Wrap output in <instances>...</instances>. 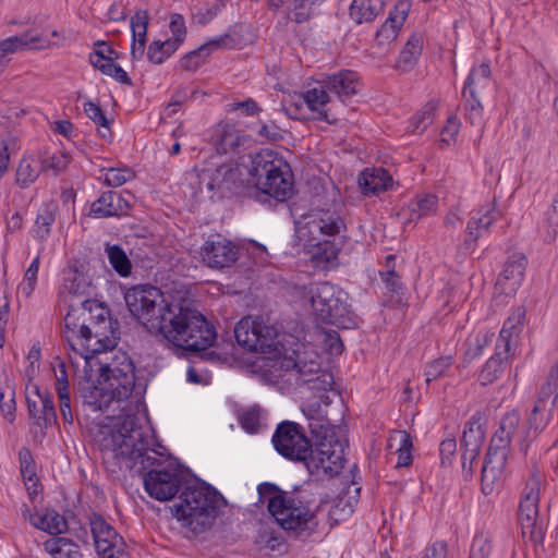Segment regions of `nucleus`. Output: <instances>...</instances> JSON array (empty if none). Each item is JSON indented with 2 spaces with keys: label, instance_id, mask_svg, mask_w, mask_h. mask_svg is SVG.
I'll list each match as a JSON object with an SVG mask.
<instances>
[{
  "label": "nucleus",
  "instance_id": "69168bd1",
  "mask_svg": "<svg viewBox=\"0 0 558 558\" xmlns=\"http://www.w3.org/2000/svg\"><path fill=\"white\" fill-rule=\"evenodd\" d=\"M435 106L427 104L420 112L411 119L413 132H423L433 121Z\"/></svg>",
  "mask_w": 558,
  "mask_h": 558
},
{
  "label": "nucleus",
  "instance_id": "0e129e2a",
  "mask_svg": "<svg viewBox=\"0 0 558 558\" xmlns=\"http://www.w3.org/2000/svg\"><path fill=\"white\" fill-rule=\"evenodd\" d=\"M246 256L250 257L256 266H264L269 263V254L266 246L254 240H246Z\"/></svg>",
  "mask_w": 558,
  "mask_h": 558
},
{
  "label": "nucleus",
  "instance_id": "6ab92c4d",
  "mask_svg": "<svg viewBox=\"0 0 558 558\" xmlns=\"http://www.w3.org/2000/svg\"><path fill=\"white\" fill-rule=\"evenodd\" d=\"M501 217L495 202L486 203L471 213L465 228L463 247L472 253L477 246V240L488 233L489 227Z\"/></svg>",
  "mask_w": 558,
  "mask_h": 558
},
{
  "label": "nucleus",
  "instance_id": "9d476101",
  "mask_svg": "<svg viewBox=\"0 0 558 558\" xmlns=\"http://www.w3.org/2000/svg\"><path fill=\"white\" fill-rule=\"evenodd\" d=\"M225 498L206 483L186 486L180 502L173 507L174 517L194 533H203L215 522Z\"/></svg>",
  "mask_w": 558,
  "mask_h": 558
},
{
  "label": "nucleus",
  "instance_id": "b1692460",
  "mask_svg": "<svg viewBox=\"0 0 558 558\" xmlns=\"http://www.w3.org/2000/svg\"><path fill=\"white\" fill-rule=\"evenodd\" d=\"M323 81L329 94L337 96L341 102H345L355 96L360 88V76L351 70H341L326 76Z\"/></svg>",
  "mask_w": 558,
  "mask_h": 558
},
{
  "label": "nucleus",
  "instance_id": "7ed1b4c3",
  "mask_svg": "<svg viewBox=\"0 0 558 558\" xmlns=\"http://www.w3.org/2000/svg\"><path fill=\"white\" fill-rule=\"evenodd\" d=\"M156 329L169 344L186 351L199 352L210 348L217 332L214 325L196 308L181 302H171Z\"/></svg>",
  "mask_w": 558,
  "mask_h": 558
},
{
  "label": "nucleus",
  "instance_id": "37998d69",
  "mask_svg": "<svg viewBox=\"0 0 558 558\" xmlns=\"http://www.w3.org/2000/svg\"><path fill=\"white\" fill-rule=\"evenodd\" d=\"M41 171L43 168L38 160L25 157L20 161L16 169L15 182L20 187L26 189L38 179Z\"/></svg>",
  "mask_w": 558,
  "mask_h": 558
},
{
  "label": "nucleus",
  "instance_id": "f8f14e48",
  "mask_svg": "<svg viewBox=\"0 0 558 558\" xmlns=\"http://www.w3.org/2000/svg\"><path fill=\"white\" fill-rule=\"evenodd\" d=\"M306 296L317 318L325 324L349 328L353 323L348 294L329 282L311 283Z\"/></svg>",
  "mask_w": 558,
  "mask_h": 558
},
{
  "label": "nucleus",
  "instance_id": "dca6fc26",
  "mask_svg": "<svg viewBox=\"0 0 558 558\" xmlns=\"http://www.w3.org/2000/svg\"><path fill=\"white\" fill-rule=\"evenodd\" d=\"M89 525L100 558H126L123 537L101 515L93 513Z\"/></svg>",
  "mask_w": 558,
  "mask_h": 558
},
{
  "label": "nucleus",
  "instance_id": "cd10ccee",
  "mask_svg": "<svg viewBox=\"0 0 558 558\" xmlns=\"http://www.w3.org/2000/svg\"><path fill=\"white\" fill-rule=\"evenodd\" d=\"M525 314V308L522 306L513 310V312L505 320L504 326L499 332V337L496 342L498 348H502L504 351H511L514 353L517 338L522 330Z\"/></svg>",
  "mask_w": 558,
  "mask_h": 558
},
{
  "label": "nucleus",
  "instance_id": "864d4df0",
  "mask_svg": "<svg viewBox=\"0 0 558 558\" xmlns=\"http://www.w3.org/2000/svg\"><path fill=\"white\" fill-rule=\"evenodd\" d=\"M169 28L172 34V36L168 38L170 46L174 45L180 48L187 35V28L183 15L179 13L170 14Z\"/></svg>",
  "mask_w": 558,
  "mask_h": 558
},
{
  "label": "nucleus",
  "instance_id": "e433bc0d",
  "mask_svg": "<svg viewBox=\"0 0 558 558\" xmlns=\"http://www.w3.org/2000/svg\"><path fill=\"white\" fill-rule=\"evenodd\" d=\"M31 524L51 535H59L68 530L66 520L54 510H46L39 517H31Z\"/></svg>",
  "mask_w": 558,
  "mask_h": 558
},
{
  "label": "nucleus",
  "instance_id": "09e8293b",
  "mask_svg": "<svg viewBox=\"0 0 558 558\" xmlns=\"http://www.w3.org/2000/svg\"><path fill=\"white\" fill-rule=\"evenodd\" d=\"M106 253L110 265L121 277H129L131 275L132 263L122 247L119 245H108Z\"/></svg>",
  "mask_w": 558,
  "mask_h": 558
},
{
  "label": "nucleus",
  "instance_id": "ea45409f",
  "mask_svg": "<svg viewBox=\"0 0 558 558\" xmlns=\"http://www.w3.org/2000/svg\"><path fill=\"white\" fill-rule=\"evenodd\" d=\"M388 447L390 449L396 447V453L398 454L397 468L409 466L412 463V439L407 432L399 430L392 435L389 438Z\"/></svg>",
  "mask_w": 558,
  "mask_h": 558
},
{
  "label": "nucleus",
  "instance_id": "a878e982",
  "mask_svg": "<svg viewBox=\"0 0 558 558\" xmlns=\"http://www.w3.org/2000/svg\"><path fill=\"white\" fill-rule=\"evenodd\" d=\"M525 266L526 258L521 253L508 258L497 280V284L505 293L510 294L517 291L523 280Z\"/></svg>",
  "mask_w": 558,
  "mask_h": 558
},
{
  "label": "nucleus",
  "instance_id": "774afa93",
  "mask_svg": "<svg viewBox=\"0 0 558 558\" xmlns=\"http://www.w3.org/2000/svg\"><path fill=\"white\" fill-rule=\"evenodd\" d=\"M257 493L258 501L263 504L266 502L267 509L269 510V505L272 499L282 496L283 494H288L290 490H282L277 485L266 482L258 485Z\"/></svg>",
  "mask_w": 558,
  "mask_h": 558
},
{
  "label": "nucleus",
  "instance_id": "6e6552de",
  "mask_svg": "<svg viewBox=\"0 0 558 558\" xmlns=\"http://www.w3.org/2000/svg\"><path fill=\"white\" fill-rule=\"evenodd\" d=\"M271 442L280 456L294 462H303L312 475H325L324 457L327 452L325 450L327 445L315 442L313 447L301 424L282 421L276 427Z\"/></svg>",
  "mask_w": 558,
  "mask_h": 558
},
{
  "label": "nucleus",
  "instance_id": "f704fd0d",
  "mask_svg": "<svg viewBox=\"0 0 558 558\" xmlns=\"http://www.w3.org/2000/svg\"><path fill=\"white\" fill-rule=\"evenodd\" d=\"M438 197L434 194H422L417 195L412 201L408 209H403L402 214L409 215L408 221H417L423 217L434 215L437 211Z\"/></svg>",
  "mask_w": 558,
  "mask_h": 558
},
{
  "label": "nucleus",
  "instance_id": "603ef678",
  "mask_svg": "<svg viewBox=\"0 0 558 558\" xmlns=\"http://www.w3.org/2000/svg\"><path fill=\"white\" fill-rule=\"evenodd\" d=\"M292 3V12L294 15V20L298 23H303L307 21L312 15L315 14L317 7H319L323 1L320 0H291Z\"/></svg>",
  "mask_w": 558,
  "mask_h": 558
},
{
  "label": "nucleus",
  "instance_id": "4be33fe9",
  "mask_svg": "<svg viewBox=\"0 0 558 558\" xmlns=\"http://www.w3.org/2000/svg\"><path fill=\"white\" fill-rule=\"evenodd\" d=\"M302 99L308 110L314 114V119L325 121L329 124L337 123V118L328 108L330 102V94L323 80L316 82L313 87L307 88L302 94Z\"/></svg>",
  "mask_w": 558,
  "mask_h": 558
},
{
  "label": "nucleus",
  "instance_id": "680f3d73",
  "mask_svg": "<svg viewBox=\"0 0 558 558\" xmlns=\"http://www.w3.org/2000/svg\"><path fill=\"white\" fill-rule=\"evenodd\" d=\"M20 471L23 480L32 481V477L37 476L36 463L31 450L23 447L19 451Z\"/></svg>",
  "mask_w": 558,
  "mask_h": 558
},
{
  "label": "nucleus",
  "instance_id": "e2e57ef3",
  "mask_svg": "<svg viewBox=\"0 0 558 558\" xmlns=\"http://www.w3.org/2000/svg\"><path fill=\"white\" fill-rule=\"evenodd\" d=\"M15 409V392L11 387L5 386L0 392V411L5 420L13 422Z\"/></svg>",
  "mask_w": 558,
  "mask_h": 558
},
{
  "label": "nucleus",
  "instance_id": "a18cd8bd",
  "mask_svg": "<svg viewBox=\"0 0 558 558\" xmlns=\"http://www.w3.org/2000/svg\"><path fill=\"white\" fill-rule=\"evenodd\" d=\"M408 15V8L404 3L396 7L395 12H390L389 17L377 32V37H385L386 39H395L398 31L402 26Z\"/></svg>",
  "mask_w": 558,
  "mask_h": 558
},
{
  "label": "nucleus",
  "instance_id": "f3484780",
  "mask_svg": "<svg viewBox=\"0 0 558 558\" xmlns=\"http://www.w3.org/2000/svg\"><path fill=\"white\" fill-rule=\"evenodd\" d=\"M242 41L241 26H233L229 32L218 38H214L203 44L197 49L187 52L180 59V66L189 72L196 71L215 50L226 48L233 49Z\"/></svg>",
  "mask_w": 558,
  "mask_h": 558
},
{
  "label": "nucleus",
  "instance_id": "20e7f679",
  "mask_svg": "<svg viewBox=\"0 0 558 558\" xmlns=\"http://www.w3.org/2000/svg\"><path fill=\"white\" fill-rule=\"evenodd\" d=\"M296 231L301 239L317 240L310 245V260L315 268L326 269L337 260L340 248L335 241L337 238H345L347 226L340 215L318 210L303 216Z\"/></svg>",
  "mask_w": 558,
  "mask_h": 558
},
{
  "label": "nucleus",
  "instance_id": "39448f33",
  "mask_svg": "<svg viewBox=\"0 0 558 558\" xmlns=\"http://www.w3.org/2000/svg\"><path fill=\"white\" fill-rule=\"evenodd\" d=\"M82 315L86 316V313L83 312ZM87 315L89 323L87 324L84 317L78 324L74 314L68 313L64 318L63 337L69 348L84 359L85 366L92 367L97 355L113 350L117 343L106 333L110 329V320L104 307H99V313L95 316L92 315L89 307Z\"/></svg>",
  "mask_w": 558,
  "mask_h": 558
},
{
  "label": "nucleus",
  "instance_id": "bb28decb",
  "mask_svg": "<svg viewBox=\"0 0 558 558\" xmlns=\"http://www.w3.org/2000/svg\"><path fill=\"white\" fill-rule=\"evenodd\" d=\"M359 184L364 195L376 196L390 190L393 185V179L381 167L366 168L360 174Z\"/></svg>",
  "mask_w": 558,
  "mask_h": 558
},
{
  "label": "nucleus",
  "instance_id": "2eb2a0df",
  "mask_svg": "<svg viewBox=\"0 0 558 558\" xmlns=\"http://www.w3.org/2000/svg\"><path fill=\"white\" fill-rule=\"evenodd\" d=\"M201 180L206 182L207 192L213 198L215 193L220 197L236 195L242 192V163L238 160L234 163H225L220 167L211 169H202L199 173Z\"/></svg>",
  "mask_w": 558,
  "mask_h": 558
},
{
  "label": "nucleus",
  "instance_id": "4c0bfd02",
  "mask_svg": "<svg viewBox=\"0 0 558 558\" xmlns=\"http://www.w3.org/2000/svg\"><path fill=\"white\" fill-rule=\"evenodd\" d=\"M45 550L52 558H81L80 546L66 537L53 536L44 542Z\"/></svg>",
  "mask_w": 558,
  "mask_h": 558
},
{
  "label": "nucleus",
  "instance_id": "4d7b16f0",
  "mask_svg": "<svg viewBox=\"0 0 558 558\" xmlns=\"http://www.w3.org/2000/svg\"><path fill=\"white\" fill-rule=\"evenodd\" d=\"M71 161V157L63 151H56L51 155H48L43 158L40 161V166L43 171H52L54 174H58L65 170Z\"/></svg>",
  "mask_w": 558,
  "mask_h": 558
},
{
  "label": "nucleus",
  "instance_id": "ddd939ff",
  "mask_svg": "<svg viewBox=\"0 0 558 558\" xmlns=\"http://www.w3.org/2000/svg\"><path fill=\"white\" fill-rule=\"evenodd\" d=\"M124 300L132 316L150 331H156L161 322L160 317L163 316V308L171 305L154 286L132 287L125 292Z\"/></svg>",
  "mask_w": 558,
  "mask_h": 558
},
{
  "label": "nucleus",
  "instance_id": "3c124183",
  "mask_svg": "<svg viewBox=\"0 0 558 558\" xmlns=\"http://www.w3.org/2000/svg\"><path fill=\"white\" fill-rule=\"evenodd\" d=\"M493 550V539L488 533H476L470 549L469 558H488Z\"/></svg>",
  "mask_w": 558,
  "mask_h": 558
},
{
  "label": "nucleus",
  "instance_id": "49530a36",
  "mask_svg": "<svg viewBox=\"0 0 558 558\" xmlns=\"http://www.w3.org/2000/svg\"><path fill=\"white\" fill-rule=\"evenodd\" d=\"M558 398V362L550 367L546 381L542 385L538 392L536 403H550V407L556 408Z\"/></svg>",
  "mask_w": 558,
  "mask_h": 558
},
{
  "label": "nucleus",
  "instance_id": "473e14b6",
  "mask_svg": "<svg viewBox=\"0 0 558 558\" xmlns=\"http://www.w3.org/2000/svg\"><path fill=\"white\" fill-rule=\"evenodd\" d=\"M385 0H352L349 16L355 24L371 23L384 12Z\"/></svg>",
  "mask_w": 558,
  "mask_h": 558
},
{
  "label": "nucleus",
  "instance_id": "5701e85b",
  "mask_svg": "<svg viewBox=\"0 0 558 558\" xmlns=\"http://www.w3.org/2000/svg\"><path fill=\"white\" fill-rule=\"evenodd\" d=\"M132 194L128 197L121 193L108 191L104 192L98 199L90 206V214L97 218L120 217L128 214L131 208Z\"/></svg>",
  "mask_w": 558,
  "mask_h": 558
},
{
  "label": "nucleus",
  "instance_id": "6e6d98bb",
  "mask_svg": "<svg viewBox=\"0 0 558 558\" xmlns=\"http://www.w3.org/2000/svg\"><path fill=\"white\" fill-rule=\"evenodd\" d=\"M56 215L53 208L46 205L41 207L38 211L36 221H35V233L38 238L44 239L50 232V227L54 222Z\"/></svg>",
  "mask_w": 558,
  "mask_h": 558
},
{
  "label": "nucleus",
  "instance_id": "bf43d9fd",
  "mask_svg": "<svg viewBox=\"0 0 558 558\" xmlns=\"http://www.w3.org/2000/svg\"><path fill=\"white\" fill-rule=\"evenodd\" d=\"M453 359L451 355L440 356L428 363L425 367L426 383L429 384L432 380L444 375L451 367Z\"/></svg>",
  "mask_w": 558,
  "mask_h": 558
},
{
  "label": "nucleus",
  "instance_id": "72a5a7b5",
  "mask_svg": "<svg viewBox=\"0 0 558 558\" xmlns=\"http://www.w3.org/2000/svg\"><path fill=\"white\" fill-rule=\"evenodd\" d=\"M513 354L511 351H504L496 345L495 353L488 359L482 368L478 379L483 386H487L497 380L505 369V364Z\"/></svg>",
  "mask_w": 558,
  "mask_h": 558
},
{
  "label": "nucleus",
  "instance_id": "a19ab883",
  "mask_svg": "<svg viewBox=\"0 0 558 558\" xmlns=\"http://www.w3.org/2000/svg\"><path fill=\"white\" fill-rule=\"evenodd\" d=\"M268 411L257 403L246 408V434L260 435L268 430Z\"/></svg>",
  "mask_w": 558,
  "mask_h": 558
},
{
  "label": "nucleus",
  "instance_id": "338daca9",
  "mask_svg": "<svg viewBox=\"0 0 558 558\" xmlns=\"http://www.w3.org/2000/svg\"><path fill=\"white\" fill-rule=\"evenodd\" d=\"M465 100L466 118L473 125H478L483 122V106L481 97H470L468 95Z\"/></svg>",
  "mask_w": 558,
  "mask_h": 558
},
{
  "label": "nucleus",
  "instance_id": "c9c22d12",
  "mask_svg": "<svg viewBox=\"0 0 558 558\" xmlns=\"http://www.w3.org/2000/svg\"><path fill=\"white\" fill-rule=\"evenodd\" d=\"M423 49V38L420 34H413L408 39L399 54L396 68L401 72H409L417 62Z\"/></svg>",
  "mask_w": 558,
  "mask_h": 558
},
{
  "label": "nucleus",
  "instance_id": "0eeeda50",
  "mask_svg": "<svg viewBox=\"0 0 558 558\" xmlns=\"http://www.w3.org/2000/svg\"><path fill=\"white\" fill-rule=\"evenodd\" d=\"M99 376L94 386V401H89L100 411L109 408L113 401L126 400L135 388V366L125 352L113 353L108 357L98 360Z\"/></svg>",
  "mask_w": 558,
  "mask_h": 558
},
{
  "label": "nucleus",
  "instance_id": "423d86ee",
  "mask_svg": "<svg viewBox=\"0 0 558 558\" xmlns=\"http://www.w3.org/2000/svg\"><path fill=\"white\" fill-rule=\"evenodd\" d=\"M318 505L313 495L303 488L290 490L270 501L269 513L289 536L305 541L317 527Z\"/></svg>",
  "mask_w": 558,
  "mask_h": 558
},
{
  "label": "nucleus",
  "instance_id": "c756f323",
  "mask_svg": "<svg viewBox=\"0 0 558 558\" xmlns=\"http://www.w3.org/2000/svg\"><path fill=\"white\" fill-rule=\"evenodd\" d=\"M149 15L146 10H137L131 17L132 28V44L131 57L132 60H140L145 53L146 37L148 29Z\"/></svg>",
  "mask_w": 558,
  "mask_h": 558
},
{
  "label": "nucleus",
  "instance_id": "393cba45",
  "mask_svg": "<svg viewBox=\"0 0 558 558\" xmlns=\"http://www.w3.org/2000/svg\"><path fill=\"white\" fill-rule=\"evenodd\" d=\"M51 41L38 31H27L21 35L12 36L0 41V52L9 58L10 54L24 49H45Z\"/></svg>",
  "mask_w": 558,
  "mask_h": 558
},
{
  "label": "nucleus",
  "instance_id": "de8ad7c7",
  "mask_svg": "<svg viewBox=\"0 0 558 558\" xmlns=\"http://www.w3.org/2000/svg\"><path fill=\"white\" fill-rule=\"evenodd\" d=\"M242 133L234 125L227 124L217 144V150L221 154L240 153Z\"/></svg>",
  "mask_w": 558,
  "mask_h": 558
},
{
  "label": "nucleus",
  "instance_id": "c85d7f7f",
  "mask_svg": "<svg viewBox=\"0 0 558 558\" xmlns=\"http://www.w3.org/2000/svg\"><path fill=\"white\" fill-rule=\"evenodd\" d=\"M493 86L492 71L488 63L473 66L464 82L462 97H481Z\"/></svg>",
  "mask_w": 558,
  "mask_h": 558
},
{
  "label": "nucleus",
  "instance_id": "412c9836",
  "mask_svg": "<svg viewBox=\"0 0 558 558\" xmlns=\"http://www.w3.org/2000/svg\"><path fill=\"white\" fill-rule=\"evenodd\" d=\"M199 256L207 267L222 269L233 265L238 258V252L230 241L217 238L203 244Z\"/></svg>",
  "mask_w": 558,
  "mask_h": 558
},
{
  "label": "nucleus",
  "instance_id": "aec40b11",
  "mask_svg": "<svg viewBox=\"0 0 558 558\" xmlns=\"http://www.w3.org/2000/svg\"><path fill=\"white\" fill-rule=\"evenodd\" d=\"M510 449L489 444L482 465L481 486L485 495L493 493L505 477L506 464Z\"/></svg>",
  "mask_w": 558,
  "mask_h": 558
},
{
  "label": "nucleus",
  "instance_id": "13d9d810",
  "mask_svg": "<svg viewBox=\"0 0 558 558\" xmlns=\"http://www.w3.org/2000/svg\"><path fill=\"white\" fill-rule=\"evenodd\" d=\"M135 178V172L129 167L109 168L105 172V183L108 186L118 187L124 183L132 181Z\"/></svg>",
  "mask_w": 558,
  "mask_h": 558
},
{
  "label": "nucleus",
  "instance_id": "052dcab7",
  "mask_svg": "<svg viewBox=\"0 0 558 558\" xmlns=\"http://www.w3.org/2000/svg\"><path fill=\"white\" fill-rule=\"evenodd\" d=\"M395 260V255H388L386 257V267L388 269L386 271H380V277L385 283L386 289L391 292H398L402 288L400 278L393 270Z\"/></svg>",
  "mask_w": 558,
  "mask_h": 558
},
{
  "label": "nucleus",
  "instance_id": "58836bf2",
  "mask_svg": "<svg viewBox=\"0 0 558 558\" xmlns=\"http://www.w3.org/2000/svg\"><path fill=\"white\" fill-rule=\"evenodd\" d=\"M63 289L74 296H89L92 282L89 277L78 269H69L63 278Z\"/></svg>",
  "mask_w": 558,
  "mask_h": 558
},
{
  "label": "nucleus",
  "instance_id": "79ce46f5",
  "mask_svg": "<svg viewBox=\"0 0 558 558\" xmlns=\"http://www.w3.org/2000/svg\"><path fill=\"white\" fill-rule=\"evenodd\" d=\"M250 131L248 136L258 143L277 142L280 140V129L270 120L254 122L246 124Z\"/></svg>",
  "mask_w": 558,
  "mask_h": 558
},
{
  "label": "nucleus",
  "instance_id": "f03ea898",
  "mask_svg": "<svg viewBox=\"0 0 558 558\" xmlns=\"http://www.w3.org/2000/svg\"><path fill=\"white\" fill-rule=\"evenodd\" d=\"M277 338L275 327L263 318L252 319L250 330L246 328V375L267 381L274 377L272 368L279 365L294 376L299 386H306L318 395L320 402L330 404L327 393L335 390L336 383L333 375L322 368L320 356L303 343H295L290 351Z\"/></svg>",
  "mask_w": 558,
  "mask_h": 558
},
{
  "label": "nucleus",
  "instance_id": "8fccbe9b",
  "mask_svg": "<svg viewBox=\"0 0 558 558\" xmlns=\"http://www.w3.org/2000/svg\"><path fill=\"white\" fill-rule=\"evenodd\" d=\"M179 48L174 45L170 46V41L153 40L147 47V59L150 63L159 65L169 59Z\"/></svg>",
  "mask_w": 558,
  "mask_h": 558
},
{
  "label": "nucleus",
  "instance_id": "f257e3e1",
  "mask_svg": "<svg viewBox=\"0 0 558 558\" xmlns=\"http://www.w3.org/2000/svg\"><path fill=\"white\" fill-rule=\"evenodd\" d=\"M98 447L105 463L144 473L146 493L158 501L172 499L183 487L184 476L178 461L150 448L148 429L135 415L119 416L100 427Z\"/></svg>",
  "mask_w": 558,
  "mask_h": 558
},
{
  "label": "nucleus",
  "instance_id": "a211bd4d",
  "mask_svg": "<svg viewBox=\"0 0 558 558\" xmlns=\"http://www.w3.org/2000/svg\"><path fill=\"white\" fill-rule=\"evenodd\" d=\"M558 420L556 408L550 403H534L533 409L525 420L524 427L519 437V450L526 456L531 445L539 437V435L554 422Z\"/></svg>",
  "mask_w": 558,
  "mask_h": 558
},
{
  "label": "nucleus",
  "instance_id": "1a4fd4ad",
  "mask_svg": "<svg viewBox=\"0 0 558 558\" xmlns=\"http://www.w3.org/2000/svg\"><path fill=\"white\" fill-rule=\"evenodd\" d=\"M248 174L253 187L246 186V196L260 192L277 201H286L293 193L292 174L289 165L272 150L264 149L251 157Z\"/></svg>",
  "mask_w": 558,
  "mask_h": 558
},
{
  "label": "nucleus",
  "instance_id": "7c9ffc66",
  "mask_svg": "<svg viewBox=\"0 0 558 558\" xmlns=\"http://www.w3.org/2000/svg\"><path fill=\"white\" fill-rule=\"evenodd\" d=\"M521 425V415L517 410L505 413L494 433L490 444L506 447L511 450V441Z\"/></svg>",
  "mask_w": 558,
  "mask_h": 558
},
{
  "label": "nucleus",
  "instance_id": "5fc2aeb1",
  "mask_svg": "<svg viewBox=\"0 0 558 558\" xmlns=\"http://www.w3.org/2000/svg\"><path fill=\"white\" fill-rule=\"evenodd\" d=\"M40 257L37 255L24 274L23 281L20 283L17 291L25 298L31 296L37 283V274L39 269Z\"/></svg>",
  "mask_w": 558,
  "mask_h": 558
},
{
  "label": "nucleus",
  "instance_id": "4468645a",
  "mask_svg": "<svg viewBox=\"0 0 558 558\" xmlns=\"http://www.w3.org/2000/svg\"><path fill=\"white\" fill-rule=\"evenodd\" d=\"M542 483L543 474L539 471H533L522 492L518 510V520L523 536L529 537L535 544L543 541L542 526L537 523Z\"/></svg>",
  "mask_w": 558,
  "mask_h": 558
},
{
  "label": "nucleus",
  "instance_id": "2f4dec72",
  "mask_svg": "<svg viewBox=\"0 0 558 558\" xmlns=\"http://www.w3.org/2000/svg\"><path fill=\"white\" fill-rule=\"evenodd\" d=\"M38 401L27 399L28 411L36 425L44 429L57 423V413L49 395L38 393Z\"/></svg>",
  "mask_w": 558,
  "mask_h": 558
},
{
  "label": "nucleus",
  "instance_id": "c03bdc74",
  "mask_svg": "<svg viewBox=\"0 0 558 558\" xmlns=\"http://www.w3.org/2000/svg\"><path fill=\"white\" fill-rule=\"evenodd\" d=\"M481 418L473 416L465 425L461 438L462 449H482L485 439V430Z\"/></svg>",
  "mask_w": 558,
  "mask_h": 558
},
{
  "label": "nucleus",
  "instance_id": "9b49d317",
  "mask_svg": "<svg viewBox=\"0 0 558 558\" xmlns=\"http://www.w3.org/2000/svg\"><path fill=\"white\" fill-rule=\"evenodd\" d=\"M302 412L307 420V427L315 438V442L330 445V448H325L327 451L324 457L325 475L337 476L343 469L345 458L343 442L337 437L336 426L330 424L319 402L303 405Z\"/></svg>",
  "mask_w": 558,
  "mask_h": 558
}]
</instances>
